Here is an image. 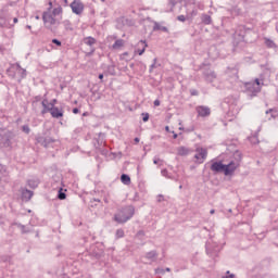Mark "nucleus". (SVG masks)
I'll return each instance as SVG.
<instances>
[{
  "label": "nucleus",
  "instance_id": "obj_1",
  "mask_svg": "<svg viewBox=\"0 0 278 278\" xmlns=\"http://www.w3.org/2000/svg\"><path fill=\"white\" fill-rule=\"evenodd\" d=\"M242 163V152L236 151L232 155V160L228 164H223V162H214L211 165V170L213 173H224L226 177L233 176V173L240 168Z\"/></svg>",
  "mask_w": 278,
  "mask_h": 278
},
{
  "label": "nucleus",
  "instance_id": "obj_2",
  "mask_svg": "<svg viewBox=\"0 0 278 278\" xmlns=\"http://www.w3.org/2000/svg\"><path fill=\"white\" fill-rule=\"evenodd\" d=\"M62 7L54 8L52 11H46L42 13V21L45 27L47 29H51V27H55V25H60L59 16H62Z\"/></svg>",
  "mask_w": 278,
  "mask_h": 278
},
{
  "label": "nucleus",
  "instance_id": "obj_3",
  "mask_svg": "<svg viewBox=\"0 0 278 278\" xmlns=\"http://www.w3.org/2000/svg\"><path fill=\"white\" fill-rule=\"evenodd\" d=\"M136 213V210L134 206H125L122 208L116 215L115 220L116 223H127V220H130V218L134 217V214Z\"/></svg>",
  "mask_w": 278,
  "mask_h": 278
},
{
  "label": "nucleus",
  "instance_id": "obj_4",
  "mask_svg": "<svg viewBox=\"0 0 278 278\" xmlns=\"http://www.w3.org/2000/svg\"><path fill=\"white\" fill-rule=\"evenodd\" d=\"M12 71L15 72V74L13 75L14 79H16L17 81H21L23 79H25V77H27V71L23 67H21V65H15L11 68L10 73H12Z\"/></svg>",
  "mask_w": 278,
  "mask_h": 278
},
{
  "label": "nucleus",
  "instance_id": "obj_5",
  "mask_svg": "<svg viewBox=\"0 0 278 278\" xmlns=\"http://www.w3.org/2000/svg\"><path fill=\"white\" fill-rule=\"evenodd\" d=\"M14 140V134L7 132L4 134L0 139V144L4 147L5 149H12V142Z\"/></svg>",
  "mask_w": 278,
  "mask_h": 278
},
{
  "label": "nucleus",
  "instance_id": "obj_6",
  "mask_svg": "<svg viewBox=\"0 0 278 278\" xmlns=\"http://www.w3.org/2000/svg\"><path fill=\"white\" fill-rule=\"evenodd\" d=\"M70 8L72 9L73 14H76L77 16L84 14V2H80L79 0H74Z\"/></svg>",
  "mask_w": 278,
  "mask_h": 278
},
{
  "label": "nucleus",
  "instance_id": "obj_7",
  "mask_svg": "<svg viewBox=\"0 0 278 278\" xmlns=\"http://www.w3.org/2000/svg\"><path fill=\"white\" fill-rule=\"evenodd\" d=\"M194 159L197 160L198 164H203L207 159V149L197 148Z\"/></svg>",
  "mask_w": 278,
  "mask_h": 278
},
{
  "label": "nucleus",
  "instance_id": "obj_8",
  "mask_svg": "<svg viewBox=\"0 0 278 278\" xmlns=\"http://www.w3.org/2000/svg\"><path fill=\"white\" fill-rule=\"evenodd\" d=\"M247 90H249V92H252V94H257V92L262 91V85L260 83V79H255L254 83H248L245 85Z\"/></svg>",
  "mask_w": 278,
  "mask_h": 278
},
{
  "label": "nucleus",
  "instance_id": "obj_9",
  "mask_svg": "<svg viewBox=\"0 0 278 278\" xmlns=\"http://www.w3.org/2000/svg\"><path fill=\"white\" fill-rule=\"evenodd\" d=\"M198 116H201L202 118H205V116H210L212 114V111L208 106L200 105L195 109Z\"/></svg>",
  "mask_w": 278,
  "mask_h": 278
},
{
  "label": "nucleus",
  "instance_id": "obj_10",
  "mask_svg": "<svg viewBox=\"0 0 278 278\" xmlns=\"http://www.w3.org/2000/svg\"><path fill=\"white\" fill-rule=\"evenodd\" d=\"M41 105L43 110L41 111V114H47V112H52V110L55 108L53 106V103L49 102V100L43 99L41 102Z\"/></svg>",
  "mask_w": 278,
  "mask_h": 278
},
{
  "label": "nucleus",
  "instance_id": "obj_11",
  "mask_svg": "<svg viewBox=\"0 0 278 278\" xmlns=\"http://www.w3.org/2000/svg\"><path fill=\"white\" fill-rule=\"evenodd\" d=\"M138 47L139 48L135 50V53H138V55H142L144 51H147V47H148L147 41L140 40L138 42Z\"/></svg>",
  "mask_w": 278,
  "mask_h": 278
},
{
  "label": "nucleus",
  "instance_id": "obj_12",
  "mask_svg": "<svg viewBox=\"0 0 278 278\" xmlns=\"http://www.w3.org/2000/svg\"><path fill=\"white\" fill-rule=\"evenodd\" d=\"M177 151V155L180 156H186V155H190V149L188 147L185 146H180L176 149Z\"/></svg>",
  "mask_w": 278,
  "mask_h": 278
},
{
  "label": "nucleus",
  "instance_id": "obj_13",
  "mask_svg": "<svg viewBox=\"0 0 278 278\" xmlns=\"http://www.w3.org/2000/svg\"><path fill=\"white\" fill-rule=\"evenodd\" d=\"M34 197V192L29 191L27 189L22 190V199L23 201H30L31 198Z\"/></svg>",
  "mask_w": 278,
  "mask_h": 278
},
{
  "label": "nucleus",
  "instance_id": "obj_14",
  "mask_svg": "<svg viewBox=\"0 0 278 278\" xmlns=\"http://www.w3.org/2000/svg\"><path fill=\"white\" fill-rule=\"evenodd\" d=\"M50 114L53 118H62L64 116V112L58 108H54Z\"/></svg>",
  "mask_w": 278,
  "mask_h": 278
},
{
  "label": "nucleus",
  "instance_id": "obj_15",
  "mask_svg": "<svg viewBox=\"0 0 278 278\" xmlns=\"http://www.w3.org/2000/svg\"><path fill=\"white\" fill-rule=\"evenodd\" d=\"M121 181L122 184H124L125 186H129L131 184V178L129 177V175L123 174L121 176Z\"/></svg>",
  "mask_w": 278,
  "mask_h": 278
},
{
  "label": "nucleus",
  "instance_id": "obj_16",
  "mask_svg": "<svg viewBox=\"0 0 278 278\" xmlns=\"http://www.w3.org/2000/svg\"><path fill=\"white\" fill-rule=\"evenodd\" d=\"M265 45L268 47V49H277V45L273 39L265 38Z\"/></svg>",
  "mask_w": 278,
  "mask_h": 278
},
{
  "label": "nucleus",
  "instance_id": "obj_17",
  "mask_svg": "<svg viewBox=\"0 0 278 278\" xmlns=\"http://www.w3.org/2000/svg\"><path fill=\"white\" fill-rule=\"evenodd\" d=\"M206 81H214L216 79V74L214 72H208L205 74Z\"/></svg>",
  "mask_w": 278,
  "mask_h": 278
},
{
  "label": "nucleus",
  "instance_id": "obj_18",
  "mask_svg": "<svg viewBox=\"0 0 278 278\" xmlns=\"http://www.w3.org/2000/svg\"><path fill=\"white\" fill-rule=\"evenodd\" d=\"M124 45L125 41L123 39H117L112 47L113 49H121L122 47H124Z\"/></svg>",
  "mask_w": 278,
  "mask_h": 278
},
{
  "label": "nucleus",
  "instance_id": "obj_19",
  "mask_svg": "<svg viewBox=\"0 0 278 278\" xmlns=\"http://www.w3.org/2000/svg\"><path fill=\"white\" fill-rule=\"evenodd\" d=\"M94 42H97V40L92 37H87L84 39V43L88 45V47H92V45H94Z\"/></svg>",
  "mask_w": 278,
  "mask_h": 278
},
{
  "label": "nucleus",
  "instance_id": "obj_20",
  "mask_svg": "<svg viewBox=\"0 0 278 278\" xmlns=\"http://www.w3.org/2000/svg\"><path fill=\"white\" fill-rule=\"evenodd\" d=\"M202 21L205 25H210V23H212V17L210 15H203Z\"/></svg>",
  "mask_w": 278,
  "mask_h": 278
},
{
  "label": "nucleus",
  "instance_id": "obj_21",
  "mask_svg": "<svg viewBox=\"0 0 278 278\" xmlns=\"http://www.w3.org/2000/svg\"><path fill=\"white\" fill-rule=\"evenodd\" d=\"M7 170H5V167L2 165V164H0V179H3V177H5V175H7Z\"/></svg>",
  "mask_w": 278,
  "mask_h": 278
},
{
  "label": "nucleus",
  "instance_id": "obj_22",
  "mask_svg": "<svg viewBox=\"0 0 278 278\" xmlns=\"http://www.w3.org/2000/svg\"><path fill=\"white\" fill-rule=\"evenodd\" d=\"M29 188H38V180H28Z\"/></svg>",
  "mask_w": 278,
  "mask_h": 278
},
{
  "label": "nucleus",
  "instance_id": "obj_23",
  "mask_svg": "<svg viewBox=\"0 0 278 278\" xmlns=\"http://www.w3.org/2000/svg\"><path fill=\"white\" fill-rule=\"evenodd\" d=\"M125 230L124 229H117L116 230V238H124Z\"/></svg>",
  "mask_w": 278,
  "mask_h": 278
},
{
  "label": "nucleus",
  "instance_id": "obj_24",
  "mask_svg": "<svg viewBox=\"0 0 278 278\" xmlns=\"http://www.w3.org/2000/svg\"><path fill=\"white\" fill-rule=\"evenodd\" d=\"M58 198L60 199V201H64V199H66V193L62 192V189L59 191V195Z\"/></svg>",
  "mask_w": 278,
  "mask_h": 278
},
{
  "label": "nucleus",
  "instance_id": "obj_25",
  "mask_svg": "<svg viewBox=\"0 0 278 278\" xmlns=\"http://www.w3.org/2000/svg\"><path fill=\"white\" fill-rule=\"evenodd\" d=\"M161 175H162L163 177H167L168 179L170 178V176H168V170H167V169H162V170H161Z\"/></svg>",
  "mask_w": 278,
  "mask_h": 278
},
{
  "label": "nucleus",
  "instance_id": "obj_26",
  "mask_svg": "<svg viewBox=\"0 0 278 278\" xmlns=\"http://www.w3.org/2000/svg\"><path fill=\"white\" fill-rule=\"evenodd\" d=\"M142 116L143 123H147L149 121V113H142Z\"/></svg>",
  "mask_w": 278,
  "mask_h": 278
},
{
  "label": "nucleus",
  "instance_id": "obj_27",
  "mask_svg": "<svg viewBox=\"0 0 278 278\" xmlns=\"http://www.w3.org/2000/svg\"><path fill=\"white\" fill-rule=\"evenodd\" d=\"M52 42H53V45H56V47H62V41H60L58 39H53Z\"/></svg>",
  "mask_w": 278,
  "mask_h": 278
},
{
  "label": "nucleus",
  "instance_id": "obj_28",
  "mask_svg": "<svg viewBox=\"0 0 278 278\" xmlns=\"http://www.w3.org/2000/svg\"><path fill=\"white\" fill-rule=\"evenodd\" d=\"M155 252H150V253H148L147 254V257L149 258V260H153V257H155Z\"/></svg>",
  "mask_w": 278,
  "mask_h": 278
},
{
  "label": "nucleus",
  "instance_id": "obj_29",
  "mask_svg": "<svg viewBox=\"0 0 278 278\" xmlns=\"http://www.w3.org/2000/svg\"><path fill=\"white\" fill-rule=\"evenodd\" d=\"M24 134H29L30 129L29 126H23Z\"/></svg>",
  "mask_w": 278,
  "mask_h": 278
},
{
  "label": "nucleus",
  "instance_id": "obj_30",
  "mask_svg": "<svg viewBox=\"0 0 278 278\" xmlns=\"http://www.w3.org/2000/svg\"><path fill=\"white\" fill-rule=\"evenodd\" d=\"M48 11L53 12V2L49 1Z\"/></svg>",
  "mask_w": 278,
  "mask_h": 278
},
{
  "label": "nucleus",
  "instance_id": "obj_31",
  "mask_svg": "<svg viewBox=\"0 0 278 278\" xmlns=\"http://www.w3.org/2000/svg\"><path fill=\"white\" fill-rule=\"evenodd\" d=\"M177 18H178L181 23L186 22V16H184V15H179Z\"/></svg>",
  "mask_w": 278,
  "mask_h": 278
},
{
  "label": "nucleus",
  "instance_id": "obj_32",
  "mask_svg": "<svg viewBox=\"0 0 278 278\" xmlns=\"http://www.w3.org/2000/svg\"><path fill=\"white\" fill-rule=\"evenodd\" d=\"M250 140L253 144L257 143V137H251Z\"/></svg>",
  "mask_w": 278,
  "mask_h": 278
},
{
  "label": "nucleus",
  "instance_id": "obj_33",
  "mask_svg": "<svg viewBox=\"0 0 278 278\" xmlns=\"http://www.w3.org/2000/svg\"><path fill=\"white\" fill-rule=\"evenodd\" d=\"M154 105H155V108H160V100H155Z\"/></svg>",
  "mask_w": 278,
  "mask_h": 278
},
{
  "label": "nucleus",
  "instance_id": "obj_34",
  "mask_svg": "<svg viewBox=\"0 0 278 278\" xmlns=\"http://www.w3.org/2000/svg\"><path fill=\"white\" fill-rule=\"evenodd\" d=\"M153 68H155V60L154 63L150 66V73L153 71Z\"/></svg>",
  "mask_w": 278,
  "mask_h": 278
},
{
  "label": "nucleus",
  "instance_id": "obj_35",
  "mask_svg": "<svg viewBox=\"0 0 278 278\" xmlns=\"http://www.w3.org/2000/svg\"><path fill=\"white\" fill-rule=\"evenodd\" d=\"M50 103L53 104V108H55V103H58V100L56 99H53Z\"/></svg>",
  "mask_w": 278,
  "mask_h": 278
},
{
  "label": "nucleus",
  "instance_id": "obj_36",
  "mask_svg": "<svg viewBox=\"0 0 278 278\" xmlns=\"http://www.w3.org/2000/svg\"><path fill=\"white\" fill-rule=\"evenodd\" d=\"M73 114H79V109H73Z\"/></svg>",
  "mask_w": 278,
  "mask_h": 278
},
{
  "label": "nucleus",
  "instance_id": "obj_37",
  "mask_svg": "<svg viewBox=\"0 0 278 278\" xmlns=\"http://www.w3.org/2000/svg\"><path fill=\"white\" fill-rule=\"evenodd\" d=\"M174 140H177V132L172 131Z\"/></svg>",
  "mask_w": 278,
  "mask_h": 278
},
{
  "label": "nucleus",
  "instance_id": "obj_38",
  "mask_svg": "<svg viewBox=\"0 0 278 278\" xmlns=\"http://www.w3.org/2000/svg\"><path fill=\"white\" fill-rule=\"evenodd\" d=\"M153 164H160V159H154Z\"/></svg>",
  "mask_w": 278,
  "mask_h": 278
},
{
  "label": "nucleus",
  "instance_id": "obj_39",
  "mask_svg": "<svg viewBox=\"0 0 278 278\" xmlns=\"http://www.w3.org/2000/svg\"><path fill=\"white\" fill-rule=\"evenodd\" d=\"M36 21H40V15L35 16Z\"/></svg>",
  "mask_w": 278,
  "mask_h": 278
},
{
  "label": "nucleus",
  "instance_id": "obj_40",
  "mask_svg": "<svg viewBox=\"0 0 278 278\" xmlns=\"http://www.w3.org/2000/svg\"><path fill=\"white\" fill-rule=\"evenodd\" d=\"M135 142H137V143L140 142V138H138V137L135 138Z\"/></svg>",
  "mask_w": 278,
  "mask_h": 278
},
{
  "label": "nucleus",
  "instance_id": "obj_41",
  "mask_svg": "<svg viewBox=\"0 0 278 278\" xmlns=\"http://www.w3.org/2000/svg\"><path fill=\"white\" fill-rule=\"evenodd\" d=\"M215 213L216 211L214 208L210 211V214H215Z\"/></svg>",
  "mask_w": 278,
  "mask_h": 278
},
{
  "label": "nucleus",
  "instance_id": "obj_42",
  "mask_svg": "<svg viewBox=\"0 0 278 278\" xmlns=\"http://www.w3.org/2000/svg\"><path fill=\"white\" fill-rule=\"evenodd\" d=\"M156 273H162V274H164V269H157Z\"/></svg>",
  "mask_w": 278,
  "mask_h": 278
},
{
  "label": "nucleus",
  "instance_id": "obj_43",
  "mask_svg": "<svg viewBox=\"0 0 278 278\" xmlns=\"http://www.w3.org/2000/svg\"><path fill=\"white\" fill-rule=\"evenodd\" d=\"M13 23H18V18L14 17Z\"/></svg>",
  "mask_w": 278,
  "mask_h": 278
},
{
  "label": "nucleus",
  "instance_id": "obj_44",
  "mask_svg": "<svg viewBox=\"0 0 278 278\" xmlns=\"http://www.w3.org/2000/svg\"><path fill=\"white\" fill-rule=\"evenodd\" d=\"M165 130H166V131H170V127L166 126V127H165Z\"/></svg>",
  "mask_w": 278,
  "mask_h": 278
},
{
  "label": "nucleus",
  "instance_id": "obj_45",
  "mask_svg": "<svg viewBox=\"0 0 278 278\" xmlns=\"http://www.w3.org/2000/svg\"><path fill=\"white\" fill-rule=\"evenodd\" d=\"M22 231L25 232V226H20Z\"/></svg>",
  "mask_w": 278,
  "mask_h": 278
},
{
  "label": "nucleus",
  "instance_id": "obj_46",
  "mask_svg": "<svg viewBox=\"0 0 278 278\" xmlns=\"http://www.w3.org/2000/svg\"><path fill=\"white\" fill-rule=\"evenodd\" d=\"M99 79H103V74H100V75H99Z\"/></svg>",
  "mask_w": 278,
  "mask_h": 278
},
{
  "label": "nucleus",
  "instance_id": "obj_47",
  "mask_svg": "<svg viewBox=\"0 0 278 278\" xmlns=\"http://www.w3.org/2000/svg\"><path fill=\"white\" fill-rule=\"evenodd\" d=\"M165 270H166V273H170V268H168V267Z\"/></svg>",
  "mask_w": 278,
  "mask_h": 278
},
{
  "label": "nucleus",
  "instance_id": "obj_48",
  "mask_svg": "<svg viewBox=\"0 0 278 278\" xmlns=\"http://www.w3.org/2000/svg\"><path fill=\"white\" fill-rule=\"evenodd\" d=\"M104 203H110V201L108 199H104Z\"/></svg>",
  "mask_w": 278,
  "mask_h": 278
},
{
  "label": "nucleus",
  "instance_id": "obj_49",
  "mask_svg": "<svg viewBox=\"0 0 278 278\" xmlns=\"http://www.w3.org/2000/svg\"><path fill=\"white\" fill-rule=\"evenodd\" d=\"M26 27H27V29H31V26H29V25H27Z\"/></svg>",
  "mask_w": 278,
  "mask_h": 278
},
{
  "label": "nucleus",
  "instance_id": "obj_50",
  "mask_svg": "<svg viewBox=\"0 0 278 278\" xmlns=\"http://www.w3.org/2000/svg\"><path fill=\"white\" fill-rule=\"evenodd\" d=\"M181 188H184V186L180 185V186H179V189L181 190Z\"/></svg>",
  "mask_w": 278,
  "mask_h": 278
},
{
  "label": "nucleus",
  "instance_id": "obj_51",
  "mask_svg": "<svg viewBox=\"0 0 278 278\" xmlns=\"http://www.w3.org/2000/svg\"><path fill=\"white\" fill-rule=\"evenodd\" d=\"M193 15L197 16V12H193Z\"/></svg>",
  "mask_w": 278,
  "mask_h": 278
},
{
  "label": "nucleus",
  "instance_id": "obj_52",
  "mask_svg": "<svg viewBox=\"0 0 278 278\" xmlns=\"http://www.w3.org/2000/svg\"><path fill=\"white\" fill-rule=\"evenodd\" d=\"M179 129H180V130H182V129H184V127H179Z\"/></svg>",
  "mask_w": 278,
  "mask_h": 278
}]
</instances>
